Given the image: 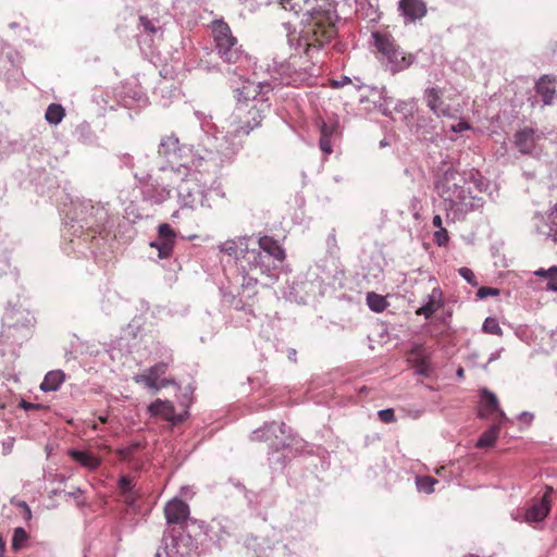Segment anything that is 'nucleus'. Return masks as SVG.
<instances>
[{"instance_id": "f257e3e1", "label": "nucleus", "mask_w": 557, "mask_h": 557, "mask_svg": "<svg viewBox=\"0 0 557 557\" xmlns=\"http://www.w3.org/2000/svg\"><path fill=\"white\" fill-rule=\"evenodd\" d=\"M273 90L267 82L244 81L242 87H236L237 103L225 120L224 132L207 136V141H213L220 158V163L231 160L243 148L245 138L251 131L261 125L265 113L270 110L268 92Z\"/></svg>"}, {"instance_id": "f03ea898", "label": "nucleus", "mask_w": 557, "mask_h": 557, "mask_svg": "<svg viewBox=\"0 0 557 557\" xmlns=\"http://www.w3.org/2000/svg\"><path fill=\"white\" fill-rule=\"evenodd\" d=\"M219 248L236 258L238 274L235 282L248 298L256 293L258 275L268 277L270 282L278 278V270L286 258L285 250L271 236H240L226 240Z\"/></svg>"}, {"instance_id": "7ed1b4c3", "label": "nucleus", "mask_w": 557, "mask_h": 557, "mask_svg": "<svg viewBox=\"0 0 557 557\" xmlns=\"http://www.w3.org/2000/svg\"><path fill=\"white\" fill-rule=\"evenodd\" d=\"M285 10L302 13L306 24L299 35H289L288 42L295 50L312 59L336 35L338 14L334 0H281Z\"/></svg>"}, {"instance_id": "20e7f679", "label": "nucleus", "mask_w": 557, "mask_h": 557, "mask_svg": "<svg viewBox=\"0 0 557 557\" xmlns=\"http://www.w3.org/2000/svg\"><path fill=\"white\" fill-rule=\"evenodd\" d=\"M65 236L70 249L83 256L96 255L100 244L113 226L108 203L94 202L90 199H76L67 212Z\"/></svg>"}, {"instance_id": "39448f33", "label": "nucleus", "mask_w": 557, "mask_h": 557, "mask_svg": "<svg viewBox=\"0 0 557 557\" xmlns=\"http://www.w3.org/2000/svg\"><path fill=\"white\" fill-rule=\"evenodd\" d=\"M158 172L162 178H185L190 175L193 168H199L205 161L220 163L215 145H199L196 149L193 145L182 144L175 134L165 135L158 146Z\"/></svg>"}, {"instance_id": "423d86ee", "label": "nucleus", "mask_w": 557, "mask_h": 557, "mask_svg": "<svg viewBox=\"0 0 557 557\" xmlns=\"http://www.w3.org/2000/svg\"><path fill=\"white\" fill-rule=\"evenodd\" d=\"M469 174L454 168L446 169L435 182V189L443 201L448 222L463 220L470 212L483 207V199L473 195Z\"/></svg>"}, {"instance_id": "0eeeda50", "label": "nucleus", "mask_w": 557, "mask_h": 557, "mask_svg": "<svg viewBox=\"0 0 557 557\" xmlns=\"http://www.w3.org/2000/svg\"><path fill=\"white\" fill-rule=\"evenodd\" d=\"M212 36L219 57L230 65H236L231 71L242 79L245 75L244 69L249 64V60L237 38L233 36L230 26L224 21H213Z\"/></svg>"}, {"instance_id": "6e6552de", "label": "nucleus", "mask_w": 557, "mask_h": 557, "mask_svg": "<svg viewBox=\"0 0 557 557\" xmlns=\"http://www.w3.org/2000/svg\"><path fill=\"white\" fill-rule=\"evenodd\" d=\"M372 45L381 64L392 73L404 71L412 63V57L406 55L395 38L386 29L371 33Z\"/></svg>"}, {"instance_id": "1a4fd4ad", "label": "nucleus", "mask_w": 557, "mask_h": 557, "mask_svg": "<svg viewBox=\"0 0 557 557\" xmlns=\"http://www.w3.org/2000/svg\"><path fill=\"white\" fill-rule=\"evenodd\" d=\"M288 428L284 423H264V425L250 435L251 441H271L272 438L277 442L270 444L269 462L274 471L282 470L285 467L289 444L286 438L289 437Z\"/></svg>"}, {"instance_id": "9d476101", "label": "nucleus", "mask_w": 557, "mask_h": 557, "mask_svg": "<svg viewBox=\"0 0 557 557\" xmlns=\"http://www.w3.org/2000/svg\"><path fill=\"white\" fill-rule=\"evenodd\" d=\"M34 317L21 307L7 308L2 318L1 338L4 343L20 346L32 334Z\"/></svg>"}, {"instance_id": "9b49d317", "label": "nucleus", "mask_w": 557, "mask_h": 557, "mask_svg": "<svg viewBox=\"0 0 557 557\" xmlns=\"http://www.w3.org/2000/svg\"><path fill=\"white\" fill-rule=\"evenodd\" d=\"M177 199L181 208L196 210L198 208H211L209 200V187L198 177L196 172L178 180Z\"/></svg>"}, {"instance_id": "f8f14e48", "label": "nucleus", "mask_w": 557, "mask_h": 557, "mask_svg": "<svg viewBox=\"0 0 557 557\" xmlns=\"http://www.w3.org/2000/svg\"><path fill=\"white\" fill-rule=\"evenodd\" d=\"M134 177L141 190L143 200L150 205H162L171 197V185L178 182L176 178H162V174L157 171L154 175L146 174L139 176L134 173Z\"/></svg>"}, {"instance_id": "ddd939ff", "label": "nucleus", "mask_w": 557, "mask_h": 557, "mask_svg": "<svg viewBox=\"0 0 557 557\" xmlns=\"http://www.w3.org/2000/svg\"><path fill=\"white\" fill-rule=\"evenodd\" d=\"M272 72V83L271 86L274 88L276 85H293L297 86L301 84L307 74L302 70L296 69V57L292 55L289 60L277 62L273 61L272 69H268ZM270 84V82H268Z\"/></svg>"}, {"instance_id": "4468645a", "label": "nucleus", "mask_w": 557, "mask_h": 557, "mask_svg": "<svg viewBox=\"0 0 557 557\" xmlns=\"http://www.w3.org/2000/svg\"><path fill=\"white\" fill-rule=\"evenodd\" d=\"M169 368L168 362H159L143 373L134 376V381L138 384L145 385L146 388L152 389L154 393L163 387L174 384L173 380L162 379Z\"/></svg>"}, {"instance_id": "2eb2a0df", "label": "nucleus", "mask_w": 557, "mask_h": 557, "mask_svg": "<svg viewBox=\"0 0 557 557\" xmlns=\"http://www.w3.org/2000/svg\"><path fill=\"white\" fill-rule=\"evenodd\" d=\"M372 92L373 96H379V102H375V106L385 116H392L393 112H398L403 113L406 117L407 113L410 111L409 103L403 100H395L393 97H389L385 87H373Z\"/></svg>"}, {"instance_id": "dca6fc26", "label": "nucleus", "mask_w": 557, "mask_h": 557, "mask_svg": "<svg viewBox=\"0 0 557 557\" xmlns=\"http://www.w3.org/2000/svg\"><path fill=\"white\" fill-rule=\"evenodd\" d=\"M148 411L151 416L161 417L162 419L171 422L173 425L182 423L188 417L187 406L185 409L176 413L172 401L157 399L148 406Z\"/></svg>"}, {"instance_id": "f3484780", "label": "nucleus", "mask_w": 557, "mask_h": 557, "mask_svg": "<svg viewBox=\"0 0 557 557\" xmlns=\"http://www.w3.org/2000/svg\"><path fill=\"white\" fill-rule=\"evenodd\" d=\"M176 238L174 228L168 223H162L158 226V236L150 246L157 248L159 257L164 259L172 255Z\"/></svg>"}, {"instance_id": "a211bd4d", "label": "nucleus", "mask_w": 557, "mask_h": 557, "mask_svg": "<svg viewBox=\"0 0 557 557\" xmlns=\"http://www.w3.org/2000/svg\"><path fill=\"white\" fill-rule=\"evenodd\" d=\"M532 221L537 234L557 244V203L546 215L536 213Z\"/></svg>"}, {"instance_id": "6ab92c4d", "label": "nucleus", "mask_w": 557, "mask_h": 557, "mask_svg": "<svg viewBox=\"0 0 557 557\" xmlns=\"http://www.w3.org/2000/svg\"><path fill=\"white\" fill-rule=\"evenodd\" d=\"M397 10L406 25L422 20L428 13L424 0H399Z\"/></svg>"}, {"instance_id": "aec40b11", "label": "nucleus", "mask_w": 557, "mask_h": 557, "mask_svg": "<svg viewBox=\"0 0 557 557\" xmlns=\"http://www.w3.org/2000/svg\"><path fill=\"white\" fill-rule=\"evenodd\" d=\"M182 541V531L176 527L169 528L163 534V545L158 548L154 557H183L178 550Z\"/></svg>"}, {"instance_id": "412c9836", "label": "nucleus", "mask_w": 557, "mask_h": 557, "mask_svg": "<svg viewBox=\"0 0 557 557\" xmlns=\"http://www.w3.org/2000/svg\"><path fill=\"white\" fill-rule=\"evenodd\" d=\"M543 138V134L531 127H524L515 135V145L523 154H533L536 152L537 143Z\"/></svg>"}, {"instance_id": "4be33fe9", "label": "nucleus", "mask_w": 557, "mask_h": 557, "mask_svg": "<svg viewBox=\"0 0 557 557\" xmlns=\"http://www.w3.org/2000/svg\"><path fill=\"white\" fill-rule=\"evenodd\" d=\"M164 515L169 525L171 524H183L189 516L188 505L178 498H173L168 502L164 507Z\"/></svg>"}, {"instance_id": "5701e85b", "label": "nucleus", "mask_w": 557, "mask_h": 557, "mask_svg": "<svg viewBox=\"0 0 557 557\" xmlns=\"http://www.w3.org/2000/svg\"><path fill=\"white\" fill-rule=\"evenodd\" d=\"M549 488L539 500L533 503L525 511L524 521L528 523L542 522L550 511Z\"/></svg>"}, {"instance_id": "b1692460", "label": "nucleus", "mask_w": 557, "mask_h": 557, "mask_svg": "<svg viewBox=\"0 0 557 557\" xmlns=\"http://www.w3.org/2000/svg\"><path fill=\"white\" fill-rule=\"evenodd\" d=\"M424 100L430 110L437 117H453L451 108L442 101V92L437 88H428L424 92Z\"/></svg>"}, {"instance_id": "393cba45", "label": "nucleus", "mask_w": 557, "mask_h": 557, "mask_svg": "<svg viewBox=\"0 0 557 557\" xmlns=\"http://www.w3.org/2000/svg\"><path fill=\"white\" fill-rule=\"evenodd\" d=\"M338 133V123L336 121H322L320 125L319 146L325 156L333 152L332 138Z\"/></svg>"}, {"instance_id": "a878e982", "label": "nucleus", "mask_w": 557, "mask_h": 557, "mask_svg": "<svg viewBox=\"0 0 557 557\" xmlns=\"http://www.w3.org/2000/svg\"><path fill=\"white\" fill-rule=\"evenodd\" d=\"M536 92L545 106H552L557 99V79L543 76L536 83Z\"/></svg>"}, {"instance_id": "bb28decb", "label": "nucleus", "mask_w": 557, "mask_h": 557, "mask_svg": "<svg viewBox=\"0 0 557 557\" xmlns=\"http://www.w3.org/2000/svg\"><path fill=\"white\" fill-rule=\"evenodd\" d=\"M442 290L437 287L433 288L423 299V305L416 311V314L430 319L442 306Z\"/></svg>"}, {"instance_id": "cd10ccee", "label": "nucleus", "mask_w": 557, "mask_h": 557, "mask_svg": "<svg viewBox=\"0 0 557 557\" xmlns=\"http://www.w3.org/2000/svg\"><path fill=\"white\" fill-rule=\"evenodd\" d=\"M69 456L84 468L91 471L98 469L101 465V459L88 451L70 449Z\"/></svg>"}, {"instance_id": "c85d7f7f", "label": "nucleus", "mask_w": 557, "mask_h": 557, "mask_svg": "<svg viewBox=\"0 0 557 557\" xmlns=\"http://www.w3.org/2000/svg\"><path fill=\"white\" fill-rule=\"evenodd\" d=\"M65 374L61 370H53L48 372L44 381L40 384V389L42 392H54L57 391L61 384L64 382Z\"/></svg>"}, {"instance_id": "c756f323", "label": "nucleus", "mask_w": 557, "mask_h": 557, "mask_svg": "<svg viewBox=\"0 0 557 557\" xmlns=\"http://www.w3.org/2000/svg\"><path fill=\"white\" fill-rule=\"evenodd\" d=\"M139 28L153 38H159L163 35V29L158 18H149L146 15H140Z\"/></svg>"}, {"instance_id": "7c9ffc66", "label": "nucleus", "mask_w": 557, "mask_h": 557, "mask_svg": "<svg viewBox=\"0 0 557 557\" xmlns=\"http://www.w3.org/2000/svg\"><path fill=\"white\" fill-rule=\"evenodd\" d=\"M481 403L482 405L490 411V412H494V411H499V414L503 419H507L506 418V414L504 411L499 410V403H498V399L496 397V395L488 391L487 388H483L481 391Z\"/></svg>"}, {"instance_id": "2f4dec72", "label": "nucleus", "mask_w": 557, "mask_h": 557, "mask_svg": "<svg viewBox=\"0 0 557 557\" xmlns=\"http://www.w3.org/2000/svg\"><path fill=\"white\" fill-rule=\"evenodd\" d=\"M117 487L122 496L124 497L125 502L128 504L135 503V493H134V485L133 481L129 476L123 475L117 481Z\"/></svg>"}, {"instance_id": "473e14b6", "label": "nucleus", "mask_w": 557, "mask_h": 557, "mask_svg": "<svg viewBox=\"0 0 557 557\" xmlns=\"http://www.w3.org/2000/svg\"><path fill=\"white\" fill-rule=\"evenodd\" d=\"M214 520L210 525V531L218 536V542H224L231 536V523L227 520Z\"/></svg>"}, {"instance_id": "72a5a7b5", "label": "nucleus", "mask_w": 557, "mask_h": 557, "mask_svg": "<svg viewBox=\"0 0 557 557\" xmlns=\"http://www.w3.org/2000/svg\"><path fill=\"white\" fill-rule=\"evenodd\" d=\"M534 275L546 278V289L557 292V267L553 265L549 269H539Z\"/></svg>"}, {"instance_id": "f704fd0d", "label": "nucleus", "mask_w": 557, "mask_h": 557, "mask_svg": "<svg viewBox=\"0 0 557 557\" xmlns=\"http://www.w3.org/2000/svg\"><path fill=\"white\" fill-rule=\"evenodd\" d=\"M65 115L64 108L59 103H51L48 106L45 117L49 124L58 125L61 123Z\"/></svg>"}, {"instance_id": "c9c22d12", "label": "nucleus", "mask_w": 557, "mask_h": 557, "mask_svg": "<svg viewBox=\"0 0 557 557\" xmlns=\"http://www.w3.org/2000/svg\"><path fill=\"white\" fill-rule=\"evenodd\" d=\"M498 430L497 425H492L488 430L483 432L476 442V447L485 448L493 446L498 437Z\"/></svg>"}, {"instance_id": "e433bc0d", "label": "nucleus", "mask_w": 557, "mask_h": 557, "mask_svg": "<svg viewBox=\"0 0 557 557\" xmlns=\"http://www.w3.org/2000/svg\"><path fill=\"white\" fill-rule=\"evenodd\" d=\"M367 305L373 312H382L388 306L386 298L374 292L367 294Z\"/></svg>"}, {"instance_id": "4c0bfd02", "label": "nucleus", "mask_w": 557, "mask_h": 557, "mask_svg": "<svg viewBox=\"0 0 557 557\" xmlns=\"http://www.w3.org/2000/svg\"><path fill=\"white\" fill-rule=\"evenodd\" d=\"M28 537H29L28 533L25 531L24 528H21V527L15 528L13 530L12 542H11L12 549L15 552H18L22 548H24L26 546Z\"/></svg>"}, {"instance_id": "58836bf2", "label": "nucleus", "mask_w": 557, "mask_h": 557, "mask_svg": "<svg viewBox=\"0 0 557 557\" xmlns=\"http://www.w3.org/2000/svg\"><path fill=\"white\" fill-rule=\"evenodd\" d=\"M75 136L78 141L90 145L94 143V133L87 123H82L75 128Z\"/></svg>"}, {"instance_id": "ea45409f", "label": "nucleus", "mask_w": 557, "mask_h": 557, "mask_svg": "<svg viewBox=\"0 0 557 557\" xmlns=\"http://www.w3.org/2000/svg\"><path fill=\"white\" fill-rule=\"evenodd\" d=\"M437 483V480L432 476H417L416 485L419 492H423L426 494H431L434 492V485Z\"/></svg>"}, {"instance_id": "a19ab883", "label": "nucleus", "mask_w": 557, "mask_h": 557, "mask_svg": "<svg viewBox=\"0 0 557 557\" xmlns=\"http://www.w3.org/2000/svg\"><path fill=\"white\" fill-rule=\"evenodd\" d=\"M483 332L487 334H494V335H503L502 327L498 324L497 319L488 317L485 319L482 325Z\"/></svg>"}, {"instance_id": "79ce46f5", "label": "nucleus", "mask_w": 557, "mask_h": 557, "mask_svg": "<svg viewBox=\"0 0 557 557\" xmlns=\"http://www.w3.org/2000/svg\"><path fill=\"white\" fill-rule=\"evenodd\" d=\"M422 122H425V120L421 119L417 123L414 133L418 136V138H420V139H424V140L431 139L434 134V127L433 126L429 127L428 125H423Z\"/></svg>"}, {"instance_id": "37998d69", "label": "nucleus", "mask_w": 557, "mask_h": 557, "mask_svg": "<svg viewBox=\"0 0 557 557\" xmlns=\"http://www.w3.org/2000/svg\"><path fill=\"white\" fill-rule=\"evenodd\" d=\"M448 240H449V236H448V232H447V230L445 227H440V230H436L433 233V242L438 247L446 246Z\"/></svg>"}, {"instance_id": "c03bdc74", "label": "nucleus", "mask_w": 557, "mask_h": 557, "mask_svg": "<svg viewBox=\"0 0 557 557\" xmlns=\"http://www.w3.org/2000/svg\"><path fill=\"white\" fill-rule=\"evenodd\" d=\"M459 275L472 286H476L478 282L473 271L469 268L462 267L458 270Z\"/></svg>"}, {"instance_id": "a18cd8bd", "label": "nucleus", "mask_w": 557, "mask_h": 557, "mask_svg": "<svg viewBox=\"0 0 557 557\" xmlns=\"http://www.w3.org/2000/svg\"><path fill=\"white\" fill-rule=\"evenodd\" d=\"M377 416L380 420L384 423H392L396 421L395 412L391 408L379 410Z\"/></svg>"}, {"instance_id": "49530a36", "label": "nucleus", "mask_w": 557, "mask_h": 557, "mask_svg": "<svg viewBox=\"0 0 557 557\" xmlns=\"http://www.w3.org/2000/svg\"><path fill=\"white\" fill-rule=\"evenodd\" d=\"M450 131L454 133H461L463 131L472 129V126L465 120H460L458 123L450 125Z\"/></svg>"}, {"instance_id": "de8ad7c7", "label": "nucleus", "mask_w": 557, "mask_h": 557, "mask_svg": "<svg viewBox=\"0 0 557 557\" xmlns=\"http://www.w3.org/2000/svg\"><path fill=\"white\" fill-rule=\"evenodd\" d=\"M15 506L22 510L23 518L25 521H29L32 519V510L29 506L24 500H18Z\"/></svg>"}, {"instance_id": "09e8293b", "label": "nucleus", "mask_w": 557, "mask_h": 557, "mask_svg": "<svg viewBox=\"0 0 557 557\" xmlns=\"http://www.w3.org/2000/svg\"><path fill=\"white\" fill-rule=\"evenodd\" d=\"M499 294V290L497 288H493V287H481L479 288L478 290V297L483 299V298H486L487 296H497Z\"/></svg>"}, {"instance_id": "8fccbe9b", "label": "nucleus", "mask_w": 557, "mask_h": 557, "mask_svg": "<svg viewBox=\"0 0 557 557\" xmlns=\"http://www.w3.org/2000/svg\"><path fill=\"white\" fill-rule=\"evenodd\" d=\"M11 141L3 134H0V157L11 150Z\"/></svg>"}, {"instance_id": "3c124183", "label": "nucleus", "mask_w": 557, "mask_h": 557, "mask_svg": "<svg viewBox=\"0 0 557 557\" xmlns=\"http://www.w3.org/2000/svg\"><path fill=\"white\" fill-rule=\"evenodd\" d=\"M20 407L23 408L25 411H30L40 409L42 406L40 404H34L22 399Z\"/></svg>"}, {"instance_id": "603ef678", "label": "nucleus", "mask_w": 557, "mask_h": 557, "mask_svg": "<svg viewBox=\"0 0 557 557\" xmlns=\"http://www.w3.org/2000/svg\"><path fill=\"white\" fill-rule=\"evenodd\" d=\"M13 445H14V438H8L7 441H4L2 443V454L4 456L11 454L12 449H13Z\"/></svg>"}, {"instance_id": "864d4df0", "label": "nucleus", "mask_w": 557, "mask_h": 557, "mask_svg": "<svg viewBox=\"0 0 557 557\" xmlns=\"http://www.w3.org/2000/svg\"><path fill=\"white\" fill-rule=\"evenodd\" d=\"M518 419L527 425H530L534 419V416L529 411H523L518 416Z\"/></svg>"}, {"instance_id": "5fc2aeb1", "label": "nucleus", "mask_w": 557, "mask_h": 557, "mask_svg": "<svg viewBox=\"0 0 557 557\" xmlns=\"http://www.w3.org/2000/svg\"><path fill=\"white\" fill-rule=\"evenodd\" d=\"M502 351H503V348H499L498 350H496V351L492 352V354H491V356L488 357L487 362L482 367V368H483V370H486V369H487V367H488V364H490L491 362H493V361H495V360L499 359V358H500V354H502Z\"/></svg>"}, {"instance_id": "6e6d98bb", "label": "nucleus", "mask_w": 557, "mask_h": 557, "mask_svg": "<svg viewBox=\"0 0 557 557\" xmlns=\"http://www.w3.org/2000/svg\"><path fill=\"white\" fill-rule=\"evenodd\" d=\"M350 78L347 77V76H343L341 77V79H336V81H333L332 82V85L336 88H339V87H344L345 85H347L348 83H350Z\"/></svg>"}, {"instance_id": "4d7b16f0", "label": "nucleus", "mask_w": 557, "mask_h": 557, "mask_svg": "<svg viewBox=\"0 0 557 557\" xmlns=\"http://www.w3.org/2000/svg\"><path fill=\"white\" fill-rule=\"evenodd\" d=\"M121 162L127 168H132L134 165L133 157L129 154H124L121 159Z\"/></svg>"}, {"instance_id": "13d9d810", "label": "nucleus", "mask_w": 557, "mask_h": 557, "mask_svg": "<svg viewBox=\"0 0 557 557\" xmlns=\"http://www.w3.org/2000/svg\"><path fill=\"white\" fill-rule=\"evenodd\" d=\"M432 224L434 227H436L437 230H440V227H443V220H442V216L440 214H435L433 216V220H432Z\"/></svg>"}, {"instance_id": "bf43d9fd", "label": "nucleus", "mask_w": 557, "mask_h": 557, "mask_svg": "<svg viewBox=\"0 0 557 557\" xmlns=\"http://www.w3.org/2000/svg\"><path fill=\"white\" fill-rule=\"evenodd\" d=\"M83 494V491L77 487L75 491L67 492L65 495L70 498H78Z\"/></svg>"}, {"instance_id": "052dcab7", "label": "nucleus", "mask_w": 557, "mask_h": 557, "mask_svg": "<svg viewBox=\"0 0 557 557\" xmlns=\"http://www.w3.org/2000/svg\"><path fill=\"white\" fill-rule=\"evenodd\" d=\"M221 292L223 294V297L225 299L230 298L228 300L233 299L235 297L234 295V292L233 290H230V292H226V289L224 287L221 288Z\"/></svg>"}, {"instance_id": "680f3d73", "label": "nucleus", "mask_w": 557, "mask_h": 557, "mask_svg": "<svg viewBox=\"0 0 557 557\" xmlns=\"http://www.w3.org/2000/svg\"><path fill=\"white\" fill-rule=\"evenodd\" d=\"M7 46L0 40V57L5 54L8 59H11L10 52H5Z\"/></svg>"}, {"instance_id": "e2e57ef3", "label": "nucleus", "mask_w": 557, "mask_h": 557, "mask_svg": "<svg viewBox=\"0 0 557 557\" xmlns=\"http://www.w3.org/2000/svg\"><path fill=\"white\" fill-rule=\"evenodd\" d=\"M296 354H297V352H296V350H295V349H293V348H292V349H289V350H288V354H287L288 359H290V360L295 361V360H296Z\"/></svg>"}, {"instance_id": "0e129e2a", "label": "nucleus", "mask_w": 557, "mask_h": 557, "mask_svg": "<svg viewBox=\"0 0 557 557\" xmlns=\"http://www.w3.org/2000/svg\"><path fill=\"white\" fill-rule=\"evenodd\" d=\"M5 549V540L0 534V553L2 554Z\"/></svg>"}, {"instance_id": "69168bd1", "label": "nucleus", "mask_w": 557, "mask_h": 557, "mask_svg": "<svg viewBox=\"0 0 557 557\" xmlns=\"http://www.w3.org/2000/svg\"><path fill=\"white\" fill-rule=\"evenodd\" d=\"M258 539L257 537H251L250 541H246L245 544L248 548H253V545L251 544V542H256Z\"/></svg>"}, {"instance_id": "338daca9", "label": "nucleus", "mask_w": 557, "mask_h": 557, "mask_svg": "<svg viewBox=\"0 0 557 557\" xmlns=\"http://www.w3.org/2000/svg\"><path fill=\"white\" fill-rule=\"evenodd\" d=\"M457 376H459V377H462V376H463V369H462V368H459V369L457 370Z\"/></svg>"}, {"instance_id": "774afa93", "label": "nucleus", "mask_w": 557, "mask_h": 557, "mask_svg": "<svg viewBox=\"0 0 557 557\" xmlns=\"http://www.w3.org/2000/svg\"><path fill=\"white\" fill-rule=\"evenodd\" d=\"M386 145H387V144H386V141H385V140H382V141L380 143V146H381V147H384V146H386Z\"/></svg>"}]
</instances>
